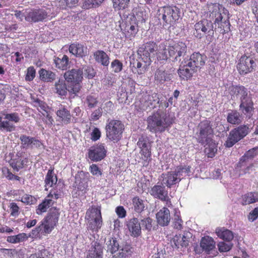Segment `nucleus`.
<instances>
[{
	"label": "nucleus",
	"instance_id": "nucleus-1",
	"mask_svg": "<svg viewBox=\"0 0 258 258\" xmlns=\"http://www.w3.org/2000/svg\"><path fill=\"white\" fill-rule=\"evenodd\" d=\"M147 128L153 133H162L173 122V118L164 111L159 109L147 119Z\"/></svg>",
	"mask_w": 258,
	"mask_h": 258
},
{
	"label": "nucleus",
	"instance_id": "nucleus-2",
	"mask_svg": "<svg viewBox=\"0 0 258 258\" xmlns=\"http://www.w3.org/2000/svg\"><path fill=\"white\" fill-rule=\"evenodd\" d=\"M230 94L234 100H240V109L245 114H251L253 110V102L247 96V89L243 86H232L230 89Z\"/></svg>",
	"mask_w": 258,
	"mask_h": 258
},
{
	"label": "nucleus",
	"instance_id": "nucleus-3",
	"mask_svg": "<svg viewBox=\"0 0 258 258\" xmlns=\"http://www.w3.org/2000/svg\"><path fill=\"white\" fill-rule=\"evenodd\" d=\"M124 130L123 122L118 119H108L105 126L106 136L110 141L117 143L121 140Z\"/></svg>",
	"mask_w": 258,
	"mask_h": 258
},
{
	"label": "nucleus",
	"instance_id": "nucleus-4",
	"mask_svg": "<svg viewBox=\"0 0 258 258\" xmlns=\"http://www.w3.org/2000/svg\"><path fill=\"white\" fill-rule=\"evenodd\" d=\"M85 218L88 221V229L98 231L103 223L100 207H92L89 208L86 212Z\"/></svg>",
	"mask_w": 258,
	"mask_h": 258
},
{
	"label": "nucleus",
	"instance_id": "nucleus-5",
	"mask_svg": "<svg viewBox=\"0 0 258 258\" xmlns=\"http://www.w3.org/2000/svg\"><path fill=\"white\" fill-rule=\"evenodd\" d=\"M249 132V127L246 125H240L234 128L229 133L224 145L228 148L232 147L236 143L246 136Z\"/></svg>",
	"mask_w": 258,
	"mask_h": 258
},
{
	"label": "nucleus",
	"instance_id": "nucleus-6",
	"mask_svg": "<svg viewBox=\"0 0 258 258\" xmlns=\"http://www.w3.org/2000/svg\"><path fill=\"white\" fill-rule=\"evenodd\" d=\"M107 245V251L113 254L116 252L121 254H131L132 253V247L130 245L125 242H120L115 238H111L108 240L106 243Z\"/></svg>",
	"mask_w": 258,
	"mask_h": 258
},
{
	"label": "nucleus",
	"instance_id": "nucleus-7",
	"mask_svg": "<svg viewBox=\"0 0 258 258\" xmlns=\"http://www.w3.org/2000/svg\"><path fill=\"white\" fill-rule=\"evenodd\" d=\"M198 128L199 133H197L198 142L202 144H205L206 142L210 141L213 133L210 121L205 120L201 122L198 125Z\"/></svg>",
	"mask_w": 258,
	"mask_h": 258
},
{
	"label": "nucleus",
	"instance_id": "nucleus-8",
	"mask_svg": "<svg viewBox=\"0 0 258 258\" xmlns=\"http://www.w3.org/2000/svg\"><path fill=\"white\" fill-rule=\"evenodd\" d=\"M157 48V46L155 42L150 41L139 47L138 54L145 63L150 64L151 62V57L154 55Z\"/></svg>",
	"mask_w": 258,
	"mask_h": 258
},
{
	"label": "nucleus",
	"instance_id": "nucleus-9",
	"mask_svg": "<svg viewBox=\"0 0 258 258\" xmlns=\"http://www.w3.org/2000/svg\"><path fill=\"white\" fill-rule=\"evenodd\" d=\"M25 19L28 22H38L47 18L48 13L44 9L27 10L24 13Z\"/></svg>",
	"mask_w": 258,
	"mask_h": 258
},
{
	"label": "nucleus",
	"instance_id": "nucleus-10",
	"mask_svg": "<svg viewBox=\"0 0 258 258\" xmlns=\"http://www.w3.org/2000/svg\"><path fill=\"white\" fill-rule=\"evenodd\" d=\"M255 67V63L251 57L242 56L237 65V68L241 75H245L251 72Z\"/></svg>",
	"mask_w": 258,
	"mask_h": 258
},
{
	"label": "nucleus",
	"instance_id": "nucleus-11",
	"mask_svg": "<svg viewBox=\"0 0 258 258\" xmlns=\"http://www.w3.org/2000/svg\"><path fill=\"white\" fill-rule=\"evenodd\" d=\"M186 50V44L182 42H178L168 46L169 55L173 58V61H179L180 57L185 54Z\"/></svg>",
	"mask_w": 258,
	"mask_h": 258
},
{
	"label": "nucleus",
	"instance_id": "nucleus-12",
	"mask_svg": "<svg viewBox=\"0 0 258 258\" xmlns=\"http://www.w3.org/2000/svg\"><path fill=\"white\" fill-rule=\"evenodd\" d=\"M210 17L212 19H215L214 24L217 27V24H219L225 17L228 14V11L226 10L222 5L215 4L212 5L210 8Z\"/></svg>",
	"mask_w": 258,
	"mask_h": 258
},
{
	"label": "nucleus",
	"instance_id": "nucleus-13",
	"mask_svg": "<svg viewBox=\"0 0 258 258\" xmlns=\"http://www.w3.org/2000/svg\"><path fill=\"white\" fill-rule=\"evenodd\" d=\"M59 213L57 209H52L48 215L41 223L44 226L45 231L50 233L58 222Z\"/></svg>",
	"mask_w": 258,
	"mask_h": 258
},
{
	"label": "nucleus",
	"instance_id": "nucleus-14",
	"mask_svg": "<svg viewBox=\"0 0 258 258\" xmlns=\"http://www.w3.org/2000/svg\"><path fill=\"white\" fill-rule=\"evenodd\" d=\"M258 154V147L254 148L248 151L244 156H243L237 164V168H240V170L243 171V173L245 174L249 172L250 169L252 167V165L247 166V161L249 159H251L254 156Z\"/></svg>",
	"mask_w": 258,
	"mask_h": 258
},
{
	"label": "nucleus",
	"instance_id": "nucleus-15",
	"mask_svg": "<svg viewBox=\"0 0 258 258\" xmlns=\"http://www.w3.org/2000/svg\"><path fill=\"white\" fill-rule=\"evenodd\" d=\"M213 26L212 22L206 19L202 20L197 23L195 25L194 34L201 38L207 33L213 31Z\"/></svg>",
	"mask_w": 258,
	"mask_h": 258
},
{
	"label": "nucleus",
	"instance_id": "nucleus-16",
	"mask_svg": "<svg viewBox=\"0 0 258 258\" xmlns=\"http://www.w3.org/2000/svg\"><path fill=\"white\" fill-rule=\"evenodd\" d=\"M164 184L155 185L149 191L150 194L155 198L159 199L161 201H166L167 205L170 204L168 196V191L166 190Z\"/></svg>",
	"mask_w": 258,
	"mask_h": 258
},
{
	"label": "nucleus",
	"instance_id": "nucleus-17",
	"mask_svg": "<svg viewBox=\"0 0 258 258\" xmlns=\"http://www.w3.org/2000/svg\"><path fill=\"white\" fill-rule=\"evenodd\" d=\"M105 155L106 151L103 145L92 147L89 151V157L93 161L102 160Z\"/></svg>",
	"mask_w": 258,
	"mask_h": 258
},
{
	"label": "nucleus",
	"instance_id": "nucleus-18",
	"mask_svg": "<svg viewBox=\"0 0 258 258\" xmlns=\"http://www.w3.org/2000/svg\"><path fill=\"white\" fill-rule=\"evenodd\" d=\"M20 140L21 141L22 147L23 148H39L42 146V143L39 140L30 136L21 135Z\"/></svg>",
	"mask_w": 258,
	"mask_h": 258
},
{
	"label": "nucleus",
	"instance_id": "nucleus-19",
	"mask_svg": "<svg viewBox=\"0 0 258 258\" xmlns=\"http://www.w3.org/2000/svg\"><path fill=\"white\" fill-rule=\"evenodd\" d=\"M207 57L199 53H194L189 59H187V66L192 67L194 69L201 68L203 66L206 60Z\"/></svg>",
	"mask_w": 258,
	"mask_h": 258
},
{
	"label": "nucleus",
	"instance_id": "nucleus-20",
	"mask_svg": "<svg viewBox=\"0 0 258 258\" xmlns=\"http://www.w3.org/2000/svg\"><path fill=\"white\" fill-rule=\"evenodd\" d=\"M161 177L163 178L161 184L166 185L168 187H171L180 181V178L178 177L175 170L162 174Z\"/></svg>",
	"mask_w": 258,
	"mask_h": 258
},
{
	"label": "nucleus",
	"instance_id": "nucleus-21",
	"mask_svg": "<svg viewBox=\"0 0 258 258\" xmlns=\"http://www.w3.org/2000/svg\"><path fill=\"white\" fill-rule=\"evenodd\" d=\"M126 226L132 236L138 237L141 234V223L137 218H133L129 220Z\"/></svg>",
	"mask_w": 258,
	"mask_h": 258
},
{
	"label": "nucleus",
	"instance_id": "nucleus-22",
	"mask_svg": "<svg viewBox=\"0 0 258 258\" xmlns=\"http://www.w3.org/2000/svg\"><path fill=\"white\" fill-rule=\"evenodd\" d=\"M103 247L99 243L93 241L89 250L87 258H102Z\"/></svg>",
	"mask_w": 258,
	"mask_h": 258
},
{
	"label": "nucleus",
	"instance_id": "nucleus-23",
	"mask_svg": "<svg viewBox=\"0 0 258 258\" xmlns=\"http://www.w3.org/2000/svg\"><path fill=\"white\" fill-rule=\"evenodd\" d=\"M156 218L158 223L162 226H166L170 221V212L168 209L164 207L157 214Z\"/></svg>",
	"mask_w": 258,
	"mask_h": 258
},
{
	"label": "nucleus",
	"instance_id": "nucleus-24",
	"mask_svg": "<svg viewBox=\"0 0 258 258\" xmlns=\"http://www.w3.org/2000/svg\"><path fill=\"white\" fill-rule=\"evenodd\" d=\"M83 71L80 69H72L71 71L66 72L64 77L68 82H80L83 78Z\"/></svg>",
	"mask_w": 258,
	"mask_h": 258
},
{
	"label": "nucleus",
	"instance_id": "nucleus-25",
	"mask_svg": "<svg viewBox=\"0 0 258 258\" xmlns=\"http://www.w3.org/2000/svg\"><path fill=\"white\" fill-rule=\"evenodd\" d=\"M143 101H144L143 109L154 108L157 104L159 103V99L156 93L145 95Z\"/></svg>",
	"mask_w": 258,
	"mask_h": 258
},
{
	"label": "nucleus",
	"instance_id": "nucleus-26",
	"mask_svg": "<svg viewBox=\"0 0 258 258\" xmlns=\"http://www.w3.org/2000/svg\"><path fill=\"white\" fill-rule=\"evenodd\" d=\"M215 242L213 238L209 236L203 237L200 242V246L203 251L207 253H210L216 248Z\"/></svg>",
	"mask_w": 258,
	"mask_h": 258
},
{
	"label": "nucleus",
	"instance_id": "nucleus-27",
	"mask_svg": "<svg viewBox=\"0 0 258 258\" xmlns=\"http://www.w3.org/2000/svg\"><path fill=\"white\" fill-rule=\"evenodd\" d=\"M90 174L88 172H80L75 177V183L78 188L83 190L88 186L87 180Z\"/></svg>",
	"mask_w": 258,
	"mask_h": 258
},
{
	"label": "nucleus",
	"instance_id": "nucleus-28",
	"mask_svg": "<svg viewBox=\"0 0 258 258\" xmlns=\"http://www.w3.org/2000/svg\"><path fill=\"white\" fill-rule=\"evenodd\" d=\"M69 51L73 55L78 57H83L87 54V48L83 45L73 43L69 47Z\"/></svg>",
	"mask_w": 258,
	"mask_h": 258
},
{
	"label": "nucleus",
	"instance_id": "nucleus-29",
	"mask_svg": "<svg viewBox=\"0 0 258 258\" xmlns=\"http://www.w3.org/2000/svg\"><path fill=\"white\" fill-rule=\"evenodd\" d=\"M56 115L63 124H68L71 123L72 115L70 112L62 105L60 106L56 112Z\"/></svg>",
	"mask_w": 258,
	"mask_h": 258
},
{
	"label": "nucleus",
	"instance_id": "nucleus-30",
	"mask_svg": "<svg viewBox=\"0 0 258 258\" xmlns=\"http://www.w3.org/2000/svg\"><path fill=\"white\" fill-rule=\"evenodd\" d=\"M186 64H187V61L184 60L183 61H182L178 70V74L183 79L190 78L195 71V69L192 67L186 66Z\"/></svg>",
	"mask_w": 258,
	"mask_h": 258
},
{
	"label": "nucleus",
	"instance_id": "nucleus-31",
	"mask_svg": "<svg viewBox=\"0 0 258 258\" xmlns=\"http://www.w3.org/2000/svg\"><path fill=\"white\" fill-rule=\"evenodd\" d=\"M138 144L141 148L142 159L145 161L144 166H146L151 159V152L147 147L146 143L143 142L140 139Z\"/></svg>",
	"mask_w": 258,
	"mask_h": 258
},
{
	"label": "nucleus",
	"instance_id": "nucleus-32",
	"mask_svg": "<svg viewBox=\"0 0 258 258\" xmlns=\"http://www.w3.org/2000/svg\"><path fill=\"white\" fill-rule=\"evenodd\" d=\"M227 120L230 124H239L242 122L243 117L237 111L231 110L227 114Z\"/></svg>",
	"mask_w": 258,
	"mask_h": 258
},
{
	"label": "nucleus",
	"instance_id": "nucleus-33",
	"mask_svg": "<svg viewBox=\"0 0 258 258\" xmlns=\"http://www.w3.org/2000/svg\"><path fill=\"white\" fill-rule=\"evenodd\" d=\"M95 60L104 66H108L109 63V58L108 55L103 50H97L94 53Z\"/></svg>",
	"mask_w": 258,
	"mask_h": 258
},
{
	"label": "nucleus",
	"instance_id": "nucleus-34",
	"mask_svg": "<svg viewBox=\"0 0 258 258\" xmlns=\"http://www.w3.org/2000/svg\"><path fill=\"white\" fill-rule=\"evenodd\" d=\"M38 73L40 80L43 81L49 82L55 79V74L50 71L41 69Z\"/></svg>",
	"mask_w": 258,
	"mask_h": 258
},
{
	"label": "nucleus",
	"instance_id": "nucleus-35",
	"mask_svg": "<svg viewBox=\"0 0 258 258\" xmlns=\"http://www.w3.org/2000/svg\"><path fill=\"white\" fill-rule=\"evenodd\" d=\"M216 233L218 237L226 241H230L233 238L232 232L224 228H217Z\"/></svg>",
	"mask_w": 258,
	"mask_h": 258
},
{
	"label": "nucleus",
	"instance_id": "nucleus-36",
	"mask_svg": "<svg viewBox=\"0 0 258 258\" xmlns=\"http://www.w3.org/2000/svg\"><path fill=\"white\" fill-rule=\"evenodd\" d=\"M171 242L174 244L175 247L179 248L180 246H186L188 244V240L185 235L179 234L174 236Z\"/></svg>",
	"mask_w": 258,
	"mask_h": 258
},
{
	"label": "nucleus",
	"instance_id": "nucleus-37",
	"mask_svg": "<svg viewBox=\"0 0 258 258\" xmlns=\"http://www.w3.org/2000/svg\"><path fill=\"white\" fill-rule=\"evenodd\" d=\"M164 11L162 19L166 24H169L175 20L173 16L174 10L172 8L170 7H165L164 8Z\"/></svg>",
	"mask_w": 258,
	"mask_h": 258
},
{
	"label": "nucleus",
	"instance_id": "nucleus-38",
	"mask_svg": "<svg viewBox=\"0 0 258 258\" xmlns=\"http://www.w3.org/2000/svg\"><path fill=\"white\" fill-rule=\"evenodd\" d=\"M258 202V193L250 192L244 195L242 197V204L248 205Z\"/></svg>",
	"mask_w": 258,
	"mask_h": 258
},
{
	"label": "nucleus",
	"instance_id": "nucleus-39",
	"mask_svg": "<svg viewBox=\"0 0 258 258\" xmlns=\"http://www.w3.org/2000/svg\"><path fill=\"white\" fill-rule=\"evenodd\" d=\"M57 181L56 176L54 174L53 170H49L45 179V189L47 190V188L52 187L56 183Z\"/></svg>",
	"mask_w": 258,
	"mask_h": 258
},
{
	"label": "nucleus",
	"instance_id": "nucleus-40",
	"mask_svg": "<svg viewBox=\"0 0 258 258\" xmlns=\"http://www.w3.org/2000/svg\"><path fill=\"white\" fill-rule=\"evenodd\" d=\"M205 152L209 157L212 158L215 156L217 152V146L215 142L212 139L210 141L206 142Z\"/></svg>",
	"mask_w": 258,
	"mask_h": 258
},
{
	"label": "nucleus",
	"instance_id": "nucleus-41",
	"mask_svg": "<svg viewBox=\"0 0 258 258\" xmlns=\"http://www.w3.org/2000/svg\"><path fill=\"white\" fill-rule=\"evenodd\" d=\"M55 89L56 93L59 95H66L68 91V87L66 86L64 81L59 79L57 81L55 84Z\"/></svg>",
	"mask_w": 258,
	"mask_h": 258
},
{
	"label": "nucleus",
	"instance_id": "nucleus-42",
	"mask_svg": "<svg viewBox=\"0 0 258 258\" xmlns=\"http://www.w3.org/2000/svg\"><path fill=\"white\" fill-rule=\"evenodd\" d=\"M134 210L138 213H141L144 209L145 202L138 197H134L132 200Z\"/></svg>",
	"mask_w": 258,
	"mask_h": 258
},
{
	"label": "nucleus",
	"instance_id": "nucleus-43",
	"mask_svg": "<svg viewBox=\"0 0 258 258\" xmlns=\"http://www.w3.org/2000/svg\"><path fill=\"white\" fill-rule=\"evenodd\" d=\"M28 238L26 233H22L16 235L8 236L7 241L11 243H18L27 240Z\"/></svg>",
	"mask_w": 258,
	"mask_h": 258
},
{
	"label": "nucleus",
	"instance_id": "nucleus-44",
	"mask_svg": "<svg viewBox=\"0 0 258 258\" xmlns=\"http://www.w3.org/2000/svg\"><path fill=\"white\" fill-rule=\"evenodd\" d=\"M104 0H84L82 8L89 9L99 7Z\"/></svg>",
	"mask_w": 258,
	"mask_h": 258
},
{
	"label": "nucleus",
	"instance_id": "nucleus-45",
	"mask_svg": "<svg viewBox=\"0 0 258 258\" xmlns=\"http://www.w3.org/2000/svg\"><path fill=\"white\" fill-rule=\"evenodd\" d=\"M69 57L66 55H63L62 58L57 57L54 59L55 66L58 69L61 70L67 69L69 64Z\"/></svg>",
	"mask_w": 258,
	"mask_h": 258
},
{
	"label": "nucleus",
	"instance_id": "nucleus-46",
	"mask_svg": "<svg viewBox=\"0 0 258 258\" xmlns=\"http://www.w3.org/2000/svg\"><path fill=\"white\" fill-rule=\"evenodd\" d=\"M178 177L180 178V180L183 177L188 176L190 172V167L189 166H179L175 169Z\"/></svg>",
	"mask_w": 258,
	"mask_h": 258
},
{
	"label": "nucleus",
	"instance_id": "nucleus-47",
	"mask_svg": "<svg viewBox=\"0 0 258 258\" xmlns=\"http://www.w3.org/2000/svg\"><path fill=\"white\" fill-rule=\"evenodd\" d=\"M51 204L52 200L51 199H45L41 204L38 205L36 209V213L40 215L42 213L45 212Z\"/></svg>",
	"mask_w": 258,
	"mask_h": 258
},
{
	"label": "nucleus",
	"instance_id": "nucleus-48",
	"mask_svg": "<svg viewBox=\"0 0 258 258\" xmlns=\"http://www.w3.org/2000/svg\"><path fill=\"white\" fill-rule=\"evenodd\" d=\"M48 233V232L45 231V227L41 223L38 227L32 230L30 234V236L32 237H38L40 234L45 235Z\"/></svg>",
	"mask_w": 258,
	"mask_h": 258
},
{
	"label": "nucleus",
	"instance_id": "nucleus-49",
	"mask_svg": "<svg viewBox=\"0 0 258 258\" xmlns=\"http://www.w3.org/2000/svg\"><path fill=\"white\" fill-rule=\"evenodd\" d=\"M157 57L160 60H165L169 57L168 48H166L165 46H160V49L157 53Z\"/></svg>",
	"mask_w": 258,
	"mask_h": 258
},
{
	"label": "nucleus",
	"instance_id": "nucleus-50",
	"mask_svg": "<svg viewBox=\"0 0 258 258\" xmlns=\"http://www.w3.org/2000/svg\"><path fill=\"white\" fill-rule=\"evenodd\" d=\"M230 23L227 19H224L219 22V24H217V26L218 28L220 29V32L222 34H224L230 30Z\"/></svg>",
	"mask_w": 258,
	"mask_h": 258
},
{
	"label": "nucleus",
	"instance_id": "nucleus-51",
	"mask_svg": "<svg viewBox=\"0 0 258 258\" xmlns=\"http://www.w3.org/2000/svg\"><path fill=\"white\" fill-rule=\"evenodd\" d=\"M80 82H72L68 86V91L72 94L76 95L80 90L81 85Z\"/></svg>",
	"mask_w": 258,
	"mask_h": 258
},
{
	"label": "nucleus",
	"instance_id": "nucleus-52",
	"mask_svg": "<svg viewBox=\"0 0 258 258\" xmlns=\"http://www.w3.org/2000/svg\"><path fill=\"white\" fill-rule=\"evenodd\" d=\"M113 3V7L117 10L124 9L127 6L130 0H111Z\"/></svg>",
	"mask_w": 258,
	"mask_h": 258
},
{
	"label": "nucleus",
	"instance_id": "nucleus-53",
	"mask_svg": "<svg viewBox=\"0 0 258 258\" xmlns=\"http://www.w3.org/2000/svg\"><path fill=\"white\" fill-rule=\"evenodd\" d=\"M26 162V158H25V160L18 158L12 160L11 164L14 169L18 171L20 169L23 167L24 165Z\"/></svg>",
	"mask_w": 258,
	"mask_h": 258
},
{
	"label": "nucleus",
	"instance_id": "nucleus-54",
	"mask_svg": "<svg viewBox=\"0 0 258 258\" xmlns=\"http://www.w3.org/2000/svg\"><path fill=\"white\" fill-rule=\"evenodd\" d=\"M111 68L114 73H119L122 69V63L118 59H115L111 63Z\"/></svg>",
	"mask_w": 258,
	"mask_h": 258
},
{
	"label": "nucleus",
	"instance_id": "nucleus-55",
	"mask_svg": "<svg viewBox=\"0 0 258 258\" xmlns=\"http://www.w3.org/2000/svg\"><path fill=\"white\" fill-rule=\"evenodd\" d=\"M182 221L180 218L179 213L176 211L174 216V227L177 229H181L182 228Z\"/></svg>",
	"mask_w": 258,
	"mask_h": 258
},
{
	"label": "nucleus",
	"instance_id": "nucleus-56",
	"mask_svg": "<svg viewBox=\"0 0 258 258\" xmlns=\"http://www.w3.org/2000/svg\"><path fill=\"white\" fill-rule=\"evenodd\" d=\"M15 125L9 120L2 121L1 124V130H5L7 132H11L15 130Z\"/></svg>",
	"mask_w": 258,
	"mask_h": 258
},
{
	"label": "nucleus",
	"instance_id": "nucleus-57",
	"mask_svg": "<svg viewBox=\"0 0 258 258\" xmlns=\"http://www.w3.org/2000/svg\"><path fill=\"white\" fill-rule=\"evenodd\" d=\"M35 70L34 67H30L27 69V73L25 77L26 81H30L33 80L35 77Z\"/></svg>",
	"mask_w": 258,
	"mask_h": 258
},
{
	"label": "nucleus",
	"instance_id": "nucleus-58",
	"mask_svg": "<svg viewBox=\"0 0 258 258\" xmlns=\"http://www.w3.org/2000/svg\"><path fill=\"white\" fill-rule=\"evenodd\" d=\"M218 246L220 252H226L229 251L231 248L232 245L230 243L220 242L218 243Z\"/></svg>",
	"mask_w": 258,
	"mask_h": 258
},
{
	"label": "nucleus",
	"instance_id": "nucleus-59",
	"mask_svg": "<svg viewBox=\"0 0 258 258\" xmlns=\"http://www.w3.org/2000/svg\"><path fill=\"white\" fill-rule=\"evenodd\" d=\"M152 220L150 218H146L142 220L141 223L142 226L146 229L150 230L152 227Z\"/></svg>",
	"mask_w": 258,
	"mask_h": 258
},
{
	"label": "nucleus",
	"instance_id": "nucleus-60",
	"mask_svg": "<svg viewBox=\"0 0 258 258\" xmlns=\"http://www.w3.org/2000/svg\"><path fill=\"white\" fill-rule=\"evenodd\" d=\"M11 210V215L13 216H16L18 215L19 212V207L15 203H11L9 206Z\"/></svg>",
	"mask_w": 258,
	"mask_h": 258
},
{
	"label": "nucleus",
	"instance_id": "nucleus-61",
	"mask_svg": "<svg viewBox=\"0 0 258 258\" xmlns=\"http://www.w3.org/2000/svg\"><path fill=\"white\" fill-rule=\"evenodd\" d=\"M5 118L9 120L10 121H13L15 122H18L20 120V118L18 114L16 113L7 114L5 115Z\"/></svg>",
	"mask_w": 258,
	"mask_h": 258
},
{
	"label": "nucleus",
	"instance_id": "nucleus-62",
	"mask_svg": "<svg viewBox=\"0 0 258 258\" xmlns=\"http://www.w3.org/2000/svg\"><path fill=\"white\" fill-rule=\"evenodd\" d=\"M91 139L94 141L99 140L101 137V132L98 128H94L91 133Z\"/></svg>",
	"mask_w": 258,
	"mask_h": 258
},
{
	"label": "nucleus",
	"instance_id": "nucleus-63",
	"mask_svg": "<svg viewBox=\"0 0 258 258\" xmlns=\"http://www.w3.org/2000/svg\"><path fill=\"white\" fill-rule=\"evenodd\" d=\"M90 171L93 175L97 176L102 174L101 171L96 164H92L90 166Z\"/></svg>",
	"mask_w": 258,
	"mask_h": 258
},
{
	"label": "nucleus",
	"instance_id": "nucleus-64",
	"mask_svg": "<svg viewBox=\"0 0 258 258\" xmlns=\"http://www.w3.org/2000/svg\"><path fill=\"white\" fill-rule=\"evenodd\" d=\"M258 217V208H254L248 215V219L250 221L253 222Z\"/></svg>",
	"mask_w": 258,
	"mask_h": 258
}]
</instances>
